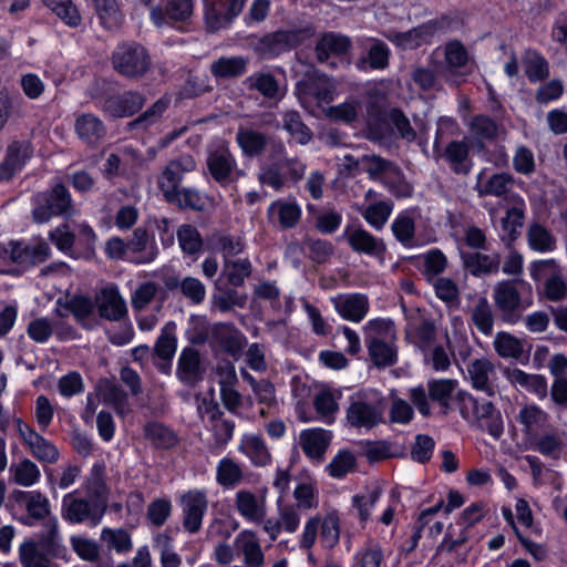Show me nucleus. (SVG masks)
<instances>
[{
  "label": "nucleus",
  "mask_w": 567,
  "mask_h": 567,
  "mask_svg": "<svg viewBox=\"0 0 567 567\" xmlns=\"http://www.w3.org/2000/svg\"><path fill=\"white\" fill-rule=\"evenodd\" d=\"M344 236L349 246L358 254L377 257L384 252L385 245L382 239L373 236L363 228H347Z\"/></svg>",
  "instance_id": "nucleus-22"
},
{
  "label": "nucleus",
  "mask_w": 567,
  "mask_h": 567,
  "mask_svg": "<svg viewBox=\"0 0 567 567\" xmlns=\"http://www.w3.org/2000/svg\"><path fill=\"white\" fill-rule=\"evenodd\" d=\"M177 349L176 323L168 321L162 328L155 344L157 355L163 360H172Z\"/></svg>",
  "instance_id": "nucleus-64"
},
{
  "label": "nucleus",
  "mask_w": 567,
  "mask_h": 567,
  "mask_svg": "<svg viewBox=\"0 0 567 567\" xmlns=\"http://www.w3.org/2000/svg\"><path fill=\"white\" fill-rule=\"evenodd\" d=\"M44 4L59 17L66 25L76 28L81 24L82 18L71 0H43Z\"/></svg>",
  "instance_id": "nucleus-63"
},
{
  "label": "nucleus",
  "mask_w": 567,
  "mask_h": 567,
  "mask_svg": "<svg viewBox=\"0 0 567 567\" xmlns=\"http://www.w3.org/2000/svg\"><path fill=\"white\" fill-rule=\"evenodd\" d=\"M182 526L184 532L194 535L203 528L204 518L208 511L207 492L193 488L179 497Z\"/></svg>",
  "instance_id": "nucleus-7"
},
{
  "label": "nucleus",
  "mask_w": 567,
  "mask_h": 567,
  "mask_svg": "<svg viewBox=\"0 0 567 567\" xmlns=\"http://www.w3.org/2000/svg\"><path fill=\"white\" fill-rule=\"evenodd\" d=\"M34 540L35 544L45 549L48 554L56 558L64 556L65 547L56 517H51L43 523Z\"/></svg>",
  "instance_id": "nucleus-26"
},
{
  "label": "nucleus",
  "mask_w": 567,
  "mask_h": 567,
  "mask_svg": "<svg viewBox=\"0 0 567 567\" xmlns=\"http://www.w3.org/2000/svg\"><path fill=\"white\" fill-rule=\"evenodd\" d=\"M393 210V205L386 200H380L369 204L360 209L364 220L375 230H381L389 220Z\"/></svg>",
  "instance_id": "nucleus-58"
},
{
  "label": "nucleus",
  "mask_w": 567,
  "mask_h": 567,
  "mask_svg": "<svg viewBox=\"0 0 567 567\" xmlns=\"http://www.w3.org/2000/svg\"><path fill=\"white\" fill-rule=\"evenodd\" d=\"M244 85L250 91H257L269 100H278L281 97L278 81L266 70L255 72L247 76L244 81Z\"/></svg>",
  "instance_id": "nucleus-40"
},
{
  "label": "nucleus",
  "mask_w": 567,
  "mask_h": 567,
  "mask_svg": "<svg viewBox=\"0 0 567 567\" xmlns=\"http://www.w3.org/2000/svg\"><path fill=\"white\" fill-rule=\"evenodd\" d=\"M384 561L382 547L374 542L367 543L352 557V567H381Z\"/></svg>",
  "instance_id": "nucleus-60"
},
{
  "label": "nucleus",
  "mask_w": 567,
  "mask_h": 567,
  "mask_svg": "<svg viewBox=\"0 0 567 567\" xmlns=\"http://www.w3.org/2000/svg\"><path fill=\"white\" fill-rule=\"evenodd\" d=\"M365 343L398 341L395 323L390 318H374L363 326Z\"/></svg>",
  "instance_id": "nucleus-43"
},
{
  "label": "nucleus",
  "mask_w": 567,
  "mask_h": 567,
  "mask_svg": "<svg viewBox=\"0 0 567 567\" xmlns=\"http://www.w3.org/2000/svg\"><path fill=\"white\" fill-rule=\"evenodd\" d=\"M504 377L512 385L524 389L539 398L547 394V382L543 375L529 374L518 368H507L504 371Z\"/></svg>",
  "instance_id": "nucleus-28"
},
{
  "label": "nucleus",
  "mask_w": 567,
  "mask_h": 567,
  "mask_svg": "<svg viewBox=\"0 0 567 567\" xmlns=\"http://www.w3.org/2000/svg\"><path fill=\"white\" fill-rule=\"evenodd\" d=\"M349 48V38L329 32L319 39L316 45V54L320 62H328L331 58L346 53Z\"/></svg>",
  "instance_id": "nucleus-35"
},
{
  "label": "nucleus",
  "mask_w": 567,
  "mask_h": 567,
  "mask_svg": "<svg viewBox=\"0 0 567 567\" xmlns=\"http://www.w3.org/2000/svg\"><path fill=\"white\" fill-rule=\"evenodd\" d=\"M236 142L245 156L255 157L264 152L267 137L258 131L240 127L236 134Z\"/></svg>",
  "instance_id": "nucleus-53"
},
{
  "label": "nucleus",
  "mask_w": 567,
  "mask_h": 567,
  "mask_svg": "<svg viewBox=\"0 0 567 567\" xmlns=\"http://www.w3.org/2000/svg\"><path fill=\"white\" fill-rule=\"evenodd\" d=\"M244 478L241 466L230 457H223L216 466V482L225 489L239 485Z\"/></svg>",
  "instance_id": "nucleus-50"
},
{
  "label": "nucleus",
  "mask_w": 567,
  "mask_h": 567,
  "mask_svg": "<svg viewBox=\"0 0 567 567\" xmlns=\"http://www.w3.org/2000/svg\"><path fill=\"white\" fill-rule=\"evenodd\" d=\"M557 265L554 259L536 260L532 262L529 272L530 277L540 281L550 274L546 280V295L550 300H559L567 295V284L560 275H556Z\"/></svg>",
  "instance_id": "nucleus-14"
},
{
  "label": "nucleus",
  "mask_w": 567,
  "mask_h": 567,
  "mask_svg": "<svg viewBox=\"0 0 567 567\" xmlns=\"http://www.w3.org/2000/svg\"><path fill=\"white\" fill-rule=\"evenodd\" d=\"M368 352L375 367H391L398 362L396 341L368 342Z\"/></svg>",
  "instance_id": "nucleus-52"
},
{
  "label": "nucleus",
  "mask_w": 567,
  "mask_h": 567,
  "mask_svg": "<svg viewBox=\"0 0 567 567\" xmlns=\"http://www.w3.org/2000/svg\"><path fill=\"white\" fill-rule=\"evenodd\" d=\"M239 451L245 454L255 466H266L271 455L264 439L256 434H245L239 444Z\"/></svg>",
  "instance_id": "nucleus-39"
},
{
  "label": "nucleus",
  "mask_w": 567,
  "mask_h": 567,
  "mask_svg": "<svg viewBox=\"0 0 567 567\" xmlns=\"http://www.w3.org/2000/svg\"><path fill=\"white\" fill-rule=\"evenodd\" d=\"M456 385L457 381L452 379L431 380L427 383L429 396L439 404L443 414H447L452 409L451 402Z\"/></svg>",
  "instance_id": "nucleus-45"
},
{
  "label": "nucleus",
  "mask_w": 567,
  "mask_h": 567,
  "mask_svg": "<svg viewBox=\"0 0 567 567\" xmlns=\"http://www.w3.org/2000/svg\"><path fill=\"white\" fill-rule=\"evenodd\" d=\"M465 268L476 277L497 274L501 265L498 254L468 252L462 254Z\"/></svg>",
  "instance_id": "nucleus-34"
},
{
  "label": "nucleus",
  "mask_w": 567,
  "mask_h": 567,
  "mask_svg": "<svg viewBox=\"0 0 567 567\" xmlns=\"http://www.w3.org/2000/svg\"><path fill=\"white\" fill-rule=\"evenodd\" d=\"M419 218V210L416 208H409L400 212L392 221V233L404 247L415 246V223Z\"/></svg>",
  "instance_id": "nucleus-29"
},
{
  "label": "nucleus",
  "mask_w": 567,
  "mask_h": 567,
  "mask_svg": "<svg viewBox=\"0 0 567 567\" xmlns=\"http://www.w3.org/2000/svg\"><path fill=\"white\" fill-rule=\"evenodd\" d=\"M514 186V177L508 173L488 174L487 168H483L476 176L474 189L480 197L507 196Z\"/></svg>",
  "instance_id": "nucleus-16"
},
{
  "label": "nucleus",
  "mask_w": 567,
  "mask_h": 567,
  "mask_svg": "<svg viewBox=\"0 0 567 567\" xmlns=\"http://www.w3.org/2000/svg\"><path fill=\"white\" fill-rule=\"evenodd\" d=\"M494 373V364L487 358L472 360L467 365V377L472 386L493 396L496 393L495 386L491 383V374Z\"/></svg>",
  "instance_id": "nucleus-25"
},
{
  "label": "nucleus",
  "mask_w": 567,
  "mask_h": 567,
  "mask_svg": "<svg viewBox=\"0 0 567 567\" xmlns=\"http://www.w3.org/2000/svg\"><path fill=\"white\" fill-rule=\"evenodd\" d=\"M194 0H162L161 6L152 7L151 21L157 27L165 25L183 30L194 13Z\"/></svg>",
  "instance_id": "nucleus-9"
},
{
  "label": "nucleus",
  "mask_w": 567,
  "mask_h": 567,
  "mask_svg": "<svg viewBox=\"0 0 567 567\" xmlns=\"http://www.w3.org/2000/svg\"><path fill=\"white\" fill-rule=\"evenodd\" d=\"M112 63L120 74L127 78L144 75L151 65L146 50L134 42L118 44L113 53Z\"/></svg>",
  "instance_id": "nucleus-6"
},
{
  "label": "nucleus",
  "mask_w": 567,
  "mask_h": 567,
  "mask_svg": "<svg viewBox=\"0 0 567 567\" xmlns=\"http://www.w3.org/2000/svg\"><path fill=\"white\" fill-rule=\"evenodd\" d=\"M458 408L462 417L468 422H476L495 440L504 433V423L501 412L487 399H478L467 392L457 394Z\"/></svg>",
  "instance_id": "nucleus-2"
},
{
  "label": "nucleus",
  "mask_w": 567,
  "mask_h": 567,
  "mask_svg": "<svg viewBox=\"0 0 567 567\" xmlns=\"http://www.w3.org/2000/svg\"><path fill=\"white\" fill-rule=\"evenodd\" d=\"M300 41L297 30H278L261 37L255 44V51L265 59H271L290 51Z\"/></svg>",
  "instance_id": "nucleus-12"
},
{
  "label": "nucleus",
  "mask_w": 567,
  "mask_h": 567,
  "mask_svg": "<svg viewBox=\"0 0 567 567\" xmlns=\"http://www.w3.org/2000/svg\"><path fill=\"white\" fill-rule=\"evenodd\" d=\"M32 205L33 220L38 224L48 223L54 216L69 219L78 214L69 189L62 184L35 194Z\"/></svg>",
  "instance_id": "nucleus-3"
},
{
  "label": "nucleus",
  "mask_w": 567,
  "mask_h": 567,
  "mask_svg": "<svg viewBox=\"0 0 567 567\" xmlns=\"http://www.w3.org/2000/svg\"><path fill=\"white\" fill-rule=\"evenodd\" d=\"M234 507L245 522L254 525H259L267 515L266 497L245 488L235 493Z\"/></svg>",
  "instance_id": "nucleus-13"
},
{
  "label": "nucleus",
  "mask_w": 567,
  "mask_h": 567,
  "mask_svg": "<svg viewBox=\"0 0 567 567\" xmlns=\"http://www.w3.org/2000/svg\"><path fill=\"white\" fill-rule=\"evenodd\" d=\"M33 155V148L29 141H13L9 144L6 157L1 163L2 177L11 178L20 172Z\"/></svg>",
  "instance_id": "nucleus-21"
},
{
  "label": "nucleus",
  "mask_w": 567,
  "mask_h": 567,
  "mask_svg": "<svg viewBox=\"0 0 567 567\" xmlns=\"http://www.w3.org/2000/svg\"><path fill=\"white\" fill-rule=\"evenodd\" d=\"M207 167L212 177L219 184H227L237 167L236 159L226 146L210 152L207 157Z\"/></svg>",
  "instance_id": "nucleus-19"
},
{
  "label": "nucleus",
  "mask_w": 567,
  "mask_h": 567,
  "mask_svg": "<svg viewBox=\"0 0 567 567\" xmlns=\"http://www.w3.org/2000/svg\"><path fill=\"white\" fill-rule=\"evenodd\" d=\"M145 97L138 92L128 91L121 95L110 96L104 101L103 110L113 117H127L138 112Z\"/></svg>",
  "instance_id": "nucleus-20"
},
{
  "label": "nucleus",
  "mask_w": 567,
  "mask_h": 567,
  "mask_svg": "<svg viewBox=\"0 0 567 567\" xmlns=\"http://www.w3.org/2000/svg\"><path fill=\"white\" fill-rule=\"evenodd\" d=\"M494 301L498 309L504 312L514 311L520 306V297L516 285L511 280H503L494 288Z\"/></svg>",
  "instance_id": "nucleus-54"
},
{
  "label": "nucleus",
  "mask_w": 567,
  "mask_h": 567,
  "mask_svg": "<svg viewBox=\"0 0 567 567\" xmlns=\"http://www.w3.org/2000/svg\"><path fill=\"white\" fill-rule=\"evenodd\" d=\"M210 343L215 350L238 360L247 346V337L231 323H217L212 329Z\"/></svg>",
  "instance_id": "nucleus-10"
},
{
  "label": "nucleus",
  "mask_w": 567,
  "mask_h": 567,
  "mask_svg": "<svg viewBox=\"0 0 567 567\" xmlns=\"http://www.w3.org/2000/svg\"><path fill=\"white\" fill-rule=\"evenodd\" d=\"M444 157L456 174H468L472 168L470 146L463 141H453L447 144Z\"/></svg>",
  "instance_id": "nucleus-46"
},
{
  "label": "nucleus",
  "mask_w": 567,
  "mask_h": 567,
  "mask_svg": "<svg viewBox=\"0 0 567 567\" xmlns=\"http://www.w3.org/2000/svg\"><path fill=\"white\" fill-rule=\"evenodd\" d=\"M386 404L381 392L365 389L349 396L347 424L359 431H370L384 422Z\"/></svg>",
  "instance_id": "nucleus-1"
},
{
  "label": "nucleus",
  "mask_w": 567,
  "mask_h": 567,
  "mask_svg": "<svg viewBox=\"0 0 567 567\" xmlns=\"http://www.w3.org/2000/svg\"><path fill=\"white\" fill-rule=\"evenodd\" d=\"M313 405L320 420L324 423H332L338 412V396L328 389L320 390L313 398Z\"/></svg>",
  "instance_id": "nucleus-59"
},
{
  "label": "nucleus",
  "mask_w": 567,
  "mask_h": 567,
  "mask_svg": "<svg viewBox=\"0 0 567 567\" xmlns=\"http://www.w3.org/2000/svg\"><path fill=\"white\" fill-rule=\"evenodd\" d=\"M18 266L29 267L45 261L51 252L50 246L41 238L30 241H17Z\"/></svg>",
  "instance_id": "nucleus-30"
},
{
  "label": "nucleus",
  "mask_w": 567,
  "mask_h": 567,
  "mask_svg": "<svg viewBox=\"0 0 567 567\" xmlns=\"http://www.w3.org/2000/svg\"><path fill=\"white\" fill-rule=\"evenodd\" d=\"M75 132L82 141L95 144L104 136L105 127L97 116L85 113L76 118Z\"/></svg>",
  "instance_id": "nucleus-47"
},
{
  "label": "nucleus",
  "mask_w": 567,
  "mask_h": 567,
  "mask_svg": "<svg viewBox=\"0 0 567 567\" xmlns=\"http://www.w3.org/2000/svg\"><path fill=\"white\" fill-rule=\"evenodd\" d=\"M100 539L107 549L118 554L127 553L132 548L131 536L123 528L104 527L101 530Z\"/></svg>",
  "instance_id": "nucleus-61"
},
{
  "label": "nucleus",
  "mask_w": 567,
  "mask_h": 567,
  "mask_svg": "<svg viewBox=\"0 0 567 567\" xmlns=\"http://www.w3.org/2000/svg\"><path fill=\"white\" fill-rule=\"evenodd\" d=\"M28 336L38 343H45L55 332L60 340L66 338L69 332L60 330L59 323H52L48 318L40 317L32 320L27 329Z\"/></svg>",
  "instance_id": "nucleus-55"
},
{
  "label": "nucleus",
  "mask_w": 567,
  "mask_h": 567,
  "mask_svg": "<svg viewBox=\"0 0 567 567\" xmlns=\"http://www.w3.org/2000/svg\"><path fill=\"white\" fill-rule=\"evenodd\" d=\"M153 547L159 554L161 567H181L182 559L167 533H157L153 537Z\"/></svg>",
  "instance_id": "nucleus-56"
},
{
  "label": "nucleus",
  "mask_w": 567,
  "mask_h": 567,
  "mask_svg": "<svg viewBox=\"0 0 567 567\" xmlns=\"http://www.w3.org/2000/svg\"><path fill=\"white\" fill-rule=\"evenodd\" d=\"M7 509L25 525L45 519L51 513L50 499L40 491L13 489L6 504Z\"/></svg>",
  "instance_id": "nucleus-4"
},
{
  "label": "nucleus",
  "mask_w": 567,
  "mask_h": 567,
  "mask_svg": "<svg viewBox=\"0 0 567 567\" xmlns=\"http://www.w3.org/2000/svg\"><path fill=\"white\" fill-rule=\"evenodd\" d=\"M176 374L186 384H193L200 379V358L197 350L193 348H184L182 350Z\"/></svg>",
  "instance_id": "nucleus-38"
},
{
  "label": "nucleus",
  "mask_w": 567,
  "mask_h": 567,
  "mask_svg": "<svg viewBox=\"0 0 567 567\" xmlns=\"http://www.w3.org/2000/svg\"><path fill=\"white\" fill-rule=\"evenodd\" d=\"M234 545L243 556V567H262L265 565L260 539L254 529L240 530L235 537Z\"/></svg>",
  "instance_id": "nucleus-17"
},
{
  "label": "nucleus",
  "mask_w": 567,
  "mask_h": 567,
  "mask_svg": "<svg viewBox=\"0 0 567 567\" xmlns=\"http://www.w3.org/2000/svg\"><path fill=\"white\" fill-rule=\"evenodd\" d=\"M106 507L105 501L80 497L76 492H71L62 498L61 516L70 524L85 523L95 527L102 522Z\"/></svg>",
  "instance_id": "nucleus-5"
},
{
  "label": "nucleus",
  "mask_w": 567,
  "mask_h": 567,
  "mask_svg": "<svg viewBox=\"0 0 567 567\" xmlns=\"http://www.w3.org/2000/svg\"><path fill=\"white\" fill-rule=\"evenodd\" d=\"M127 249L135 254L131 260L137 265L150 264L157 257L158 250L156 244L150 238L147 231L143 228H136L127 241Z\"/></svg>",
  "instance_id": "nucleus-27"
},
{
  "label": "nucleus",
  "mask_w": 567,
  "mask_h": 567,
  "mask_svg": "<svg viewBox=\"0 0 567 567\" xmlns=\"http://www.w3.org/2000/svg\"><path fill=\"white\" fill-rule=\"evenodd\" d=\"M381 488L377 485L365 487L352 497V507L357 511L361 523L370 519L372 511L381 497Z\"/></svg>",
  "instance_id": "nucleus-49"
},
{
  "label": "nucleus",
  "mask_w": 567,
  "mask_h": 567,
  "mask_svg": "<svg viewBox=\"0 0 567 567\" xmlns=\"http://www.w3.org/2000/svg\"><path fill=\"white\" fill-rule=\"evenodd\" d=\"M406 338L412 344L421 349L422 352H427V350L436 344L434 322L430 319L411 322L406 329Z\"/></svg>",
  "instance_id": "nucleus-32"
},
{
  "label": "nucleus",
  "mask_w": 567,
  "mask_h": 567,
  "mask_svg": "<svg viewBox=\"0 0 567 567\" xmlns=\"http://www.w3.org/2000/svg\"><path fill=\"white\" fill-rule=\"evenodd\" d=\"M30 454L44 464H55L60 460V451L49 439L35 431L24 443Z\"/></svg>",
  "instance_id": "nucleus-33"
},
{
  "label": "nucleus",
  "mask_w": 567,
  "mask_h": 567,
  "mask_svg": "<svg viewBox=\"0 0 567 567\" xmlns=\"http://www.w3.org/2000/svg\"><path fill=\"white\" fill-rule=\"evenodd\" d=\"M516 420L528 436L536 435L548 422V414L538 405L530 403L520 406Z\"/></svg>",
  "instance_id": "nucleus-36"
},
{
  "label": "nucleus",
  "mask_w": 567,
  "mask_h": 567,
  "mask_svg": "<svg viewBox=\"0 0 567 567\" xmlns=\"http://www.w3.org/2000/svg\"><path fill=\"white\" fill-rule=\"evenodd\" d=\"M526 236L528 246L534 251L545 254L556 249V238L539 223H532L527 228Z\"/></svg>",
  "instance_id": "nucleus-48"
},
{
  "label": "nucleus",
  "mask_w": 567,
  "mask_h": 567,
  "mask_svg": "<svg viewBox=\"0 0 567 567\" xmlns=\"http://www.w3.org/2000/svg\"><path fill=\"white\" fill-rule=\"evenodd\" d=\"M296 93L303 106L311 100L318 104L329 103L337 95V83L333 79L312 71L297 82Z\"/></svg>",
  "instance_id": "nucleus-8"
},
{
  "label": "nucleus",
  "mask_w": 567,
  "mask_h": 567,
  "mask_svg": "<svg viewBox=\"0 0 567 567\" xmlns=\"http://www.w3.org/2000/svg\"><path fill=\"white\" fill-rule=\"evenodd\" d=\"M301 207L292 199H277L267 209L269 221L284 229L297 226L301 218Z\"/></svg>",
  "instance_id": "nucleus-18"
},
{
  "label": "nucleus",
  "mask_w": 567,
  "mask_h": 567,
  "mask_svg": "<svg viewBox=\"0 0 567 567\" xmlns=\"http://www.w3.org/2000/svg\"><path fill=\"white\" fill-rule=\"evenodd\" d=\"M330 433L323 429H308L300 433V445L311 458H320L330 443Z\"/></svg>",
  "instance_id": "nucleus-37"
},
{
  "label": "nucleus",
  "mask_w": 567,
  "mask_h": 567,
  "mask_svg": "<svg viewBox=\"0 0 567 567\" xmlns=\"http://www.w3.org/2000/svg\"><path fill=\"white\" fill-rule=\"evenodd\" d=\"M101 25L110 31L117 30L123 21L115 0H93Z\"/></svg>",
  "instance_id": "nucleus-57"
},
{
  "label": "nucleus",
  "mask_w": 567,
  "mask_h": 567,
  "mask_svg": "<svg viewBox=\"0 0 567 567\" xmlns=\"http://www.w3.org/2000/svg\"><path fill=\"white\" fill-rule=\"evenodd\" d=\"M95 303L101 318L110 321H121L127 316L125 299L115 285L103 287L95 297Z\"/></svg>",
  "instance_id": "nucleus-15"
},
{
  "label": "nucleus",
  "mask_w": 567,
  "mask_h": 567,
  "mask_svg": "<svg viewBox=\"0 0 567 567\" xmlns=\"http://www.w3.org/2000/svg\"><path fill=\"white\" fill-rule=\"evenodd\" d=\"M513 206L506 210L501 219L502 239L508 243L514 241L520 234L525 220L526 204L522 196H512Z\"/></svg>",
  "instance_id": "nucleus-23"
},
{
  "label": "nucleus",
  "mask_w": 567,
  "mask_h": 567,
  "mask_svg": "<svg viewBox=\"0 0 567 567\" xmlns=\"http://www.w3.org/2000/svg\"><path fill=\"white\" fill-rule=\"evenodd\" d=\"M334 311L343 319L360 323L369 313L370 301L365 293L344 292L330 298Z\"/></svg>",
  "instance_id": "nucleus-11"
},
{
  "label": "nucleus",
  "mask_w": 567,
  "mask_h": 567,
  "mask_svg": "<svg viewBox=\"0 0 567 567\" xmlns=\"http://www.w3.org/2000/svg\"><path fill=\"white\" fill-rule=\"evenodd\" d=\"M533 437V449L544 456L556 458L559 456L565 442L566 433L563 431H549Z\"/></svg>",
  "instance_id": "nucleus-44"
},
{
  "label": "nucleus",
  "mask_w": 567,
  "mask_h": 567,
  "mask_svg": "<svg viewBox=\"0 0 567 567\" xmlns=\"http://www.w3.org/2000/svg\"><path fill=\"white\" fill-rule=\"evenodd\" d=\"M56 557L47 553L35 544V540H25L19 546V559L22 567H54Z\"/></svg>",
  "instance_id": "nucleus-41"
},
{
  "label": "nucleus",
  "mask_w": 567,
  "mask_h": 567,
  "mask_svg": "<svg viewBox=\"0 0 567 567\" xmlns=\"http://www.w3.org/2000/svg\"><path fill=\"white\" fill-rule=\"evenodd\" d=\"M9 481L18 486L28 488L41 481V471L35 462L22 457L11 463L9 467Z\"/></svg>",
  "instance_id": "nucleus-31"
},
{
  "label": "nucleus",
  "mask_w": 567,
  "mask_h": 567,
  "mask_svg": "<svg viewBox=\"0 0 567 567\" xmlns=\"http://www.w3.org/2000/svg\"><path fill=\"white\" fill-rule=\"evenodd\" d=\"M436 30L435 23L429 22L406 32H390L385 37L396 47L411 50L430 41Z\"/></svg>",
  "instance_id": "nucleus-24"
},
{
  "label": "nucleus",
  "mask_w": 567,
  "mask_h": 567,
  "mask_svg": "<svg viewBox=\"0 0 567 567\" xmlns=\"http://www.w3.org/2000/svg\"><path fill=\"white\" fill-rule=\"evenodd\" d=\"M203 404L205 405V413L209 414L213 420L212 432L215 439V445L218 449H223L231 440L235 424L230 420L217 417L219 410L217 404L213 401L206 402L204 400Z\"/></svg>",
  "instance_id": "nucleus-42"
},
{
  "label": "nucleus",
  "mask_w": 567,
  "mask_h": 567,
  "mask_svg": "<svg viewBox=\"0 0 567 567\" xmlns=\"http://www.w3.org/2000/svg\"><path fill=\"white\" fill-rule=\"evenodd\" d=\"M143 434L145 440L156 449H171L177 443L176 434L162 423H146L143 427Z\"/></svg>",
  "instance_id": "nucleus-51"
},
{
  "label": "nucleus",
  "mask_w": 567,
  "mask_h": 567,
  "mask_svg": "<svg viewBox=\"0 0 567 567\" xmlns=\"http://www.w3.org/2000/svg\"><path fill=\"white\" fill-rule=\"evenodd\" d=\"M423 275L431 281L436 279L447 267V258L442 250L433 248L420 256Z\"/></svg>",
  "instance_id": "nucleus-62"
}]
</instances>
